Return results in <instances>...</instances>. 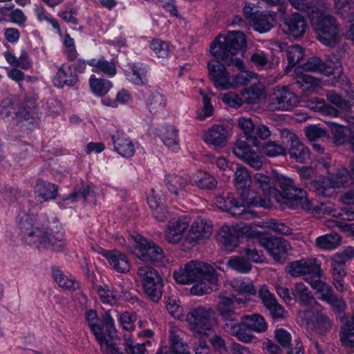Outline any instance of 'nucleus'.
I'll return each instance as SVG.
<instances>
[{"instance_id":"obj_9","label":"nucleus","mask_w":354,"mask_h":354,"mask_svg":"<svg viewBox=\"0 0 354 354\" xmlns=\"http://www.w3.org/2000/svg\"><path fill=\"white\" fill-rule=\"evenodd\" d=\"M104 326H100V336H95L104 354H124L120 345L121 339L117 335L113 319L110 315H106L103 320Z\"/></svg>"},{"instance_id":"obj_26","label":"nucleus","mask_w":354,"mask_h":354,"mask_svg":"<svg viewBox=\"0 0 354 354\" xmlns=\"http://www.w3.org/2000/svg\"><path fill=\"white\" fill-rule=\"evenodd\" d=\"M337 13L344 19H348L350 25L345 36L354 41V1L353 0H334Z\"/></svg>"},{"instance_id":"obj_62","label":"nucleus","mask_w":354,"mask_h":354,"mask_svg":"<svg viewBox=\"0 0 354 354\" xmlns=\"http://www.w3.org/2000/svg\"><path fill=\"white\" fill-rule=\"evenodd\" d=\"M263 153L269 157L286 154V148L276 142H268L263 146Z\"/></svg>"},{"instance_id":"obj_54","label":"nucleus","mask_w":354,"mask_h":354,"mask_svg":"<svg viewBox=\"0 0 354 354\" xmlns=\"http://www.w3.org/2000/svg\"><path fill=\"white\" fill-rule=\"evenodd\" d=\"M239 127L242 129L243 136L239 137H244L250 142L251 145H257V140L254 136V131L255 125L253 124L250 118H241L238 120Z\"/></svg>"},{"instance_id":"obj_15","label":"nucleus","mask_w":354,"mask_h":354,"mask_svg":"<svg viewBox=\"0 0 354 354\" xmlns=\"http://www.w3.org/2000/svg\"><path fill=\"white\" fill-rule=\"evenodd\" d=\"M254 241L264 248L273 259L278 262L283 261L288 252L291 250V245L288 241L283 238H270L266 236H258Z\"/></svg>"},{"instance_id":"obj_16","label":"nucleus","mask_w":354,"mask_h":354,"mask_svg":"<svg viewBox=\"0 0 354 354\" xmlns=\"http://www.w3.org/2000/svg\"><path fill=\"white\" fill-rule=\"evenodd\" d=\"M251 143L244 137H239L232 149L233 153L245 164L259 169L263 166L262 158L251 149Z\"/></svg>"},{"instance_id":"obj_25","label":"nucleus","mask_w":354,"mask_h":354,"mask_svg":"<svg viewBox=\"0 0 354 354\" xmlns=\"http://www.w3.org/2000/svg\"><path fill=\"white\" fill-rule=\"evenodd\" d=\"M189 226L186 218L171 219L165 230V238L172 244L179 243Z\"/></svg>"},{"instance_id":"obj_19","label":"nucleus","mask_w":354,"mask_h":354,"mask_svg":"<svg viewBox=\"0 0 354 354\" xmlns=\"http://www.w3.org/2000/svg\"><path fill=\"white\" fill-rule=\"evenodd\" d=\"M14 118L17 124L33 123V118L30 115V112L24 107L15 110L14 103L9 99H4L0 102V119L8 121L10 118Z\"/></svg>"},{"instance_id":"obj_53","label":"nucleus","mask_w":354,"mask_h":354,"mask_svg":"<svg viewBox=\"0 0 354 354\" xmlns=\"http://www.w3.org/2000/svg\"><path fill=\"white\" fill-rule=\"evenodd\" d=\"M250 61L259 70H272L275 66V64L270 61L268 55L262 50H257L252 54Z\"/></svg>"},{"instance_id":"obj_37","label":"nucleus","mask_w":354,"mask_h":354,"mask_svg":"<svg viewBox=\"0 0 354 354\" xmlns=\"http://www.w3.org/2000/svg\"><path fill=\"white\" fill-rule=\"evenodd\" d=\"M165 181L168 190L176 196L186 192L190 183L189 178L174 174L167 175Z\"/></svg>"},{"instance_id":"obj_24","label":"nucleus","mask_w":354,"mask_h":354,"mask_svg":"<svg viewBox=\"0 0 354 354\" xmlns=\"http://www.w3.org/2000/svg\"><path fill=\"white\" fill-rule=\"evenodd\" d=\"M306 22L304 17L295 12L283 17L282 28L283 32L294 37H302L306 30Z\"/></svg>"},{"instance_id":"obj_35","label":"nucleus","mask_w":354,"mask_h":354,"mask_svg":"<svg viewBox=\"0 0 354 354\" xmlns=\"http://www.w3.org/2000/svg\"><path fill=\"white\" fill-rule=\"evenodd\" d=\"M217 240L222 249L227 252H232L238 245V238L234 230L228 225H224L220 228L217 234Z\"/></svg>"},{"instance_id":"obj_47","label":"nucleus","mask_w":354,"mask_h":354,"mask_svg":"<svg viewBox=\"0 0 354 354\" xmlns=\"http://www.w3.org/2000/svg\"><path fill=\"white\" fill-rule=\"evenodd\" d=\"M316 245L324 250H334L339 247L342 243L341 236L336 233L328 234L318 236L315 241Z\"/></svg>"},{"instance_id":"obj_3","label":"nucleus","mask_w":354,"mask_h":354,"mask_svg":"<svg viewBox=\"0 0 354 354\" xmlns=\"http://www.w3.org/2000/svg\"><path fill=\"white\" fill-rule=\"evenodd\" d=\"M268 329L265 318L259 313L243 315L240 320L236 322L229 335L235 337L244 343H250L254 339L253 333H263Z\"/></svg>"},{"instance_id":"obj_31","label":"nucleus","mask_w":354,"mask_h":354,"mask_svg":"<svg viewBox=\"0 0 354 354\" xmlns=\"http://www.w3.org/2000/svg\"><path fill=\"white\" fill-rule=\"evenodd\" d=\"M276 24L275 16L270 12L256 11L250 24L254 30L264 33L270 31Z\"/></svg>"},{"instance_id":"obj_59","label":"nucleus","mask_w":354,"mask_h":354,"mask_svg":"<svg viewBox=\"0 0 354 354\" xmlns=\"http://www.w3.org/2000/svg\"><path fill=\"white\" fill-rule=\"evenodd\" d=\"M227 266L241 273H248L251 270V264L241 257H234L227 261Z\"/></svg>"},{"instance_id":"obj_30","label":"nucleus","mask_w":354,"mask_h":354,"mask_svg":"<svg viewBox=\"0 0 354 354\" xmlns=\"http://www.w3.org/2000/svg\"><path fill=\"white\" fill-rule=\"evenodd\" d=\"M213 225L210 221L197 218L191 225L188 232V239L191 241H197L210 236Z\"/></svg>"},{"instance_id":"obj_13","label":"nucleus","mask_w":354,"mask_h":354,"mask_svg":"<svg viewBox=\"0 0 354 354\" xmlns=\"http://www.w3.org/2000/svg\"><path fill=\"white\" fill-rule=\"evenodd\" d=\"M312 28L317 34V39L324 45L335 46L337 43L339 24L332 15H326L318 22L314 23Z\"/></svg>"},{"instance_id":"obj_23","label":"nucleus","mask_w":354,"mask_h":354,"mask_svg":"<svg viewBox=\"0 0 354 354\" xmlns=\"http://www.w3.org/2000/svg\"><path fill=\"white\" fill-rule=\"evenodd\" d=\"M216 204L218 208L229 212L234 216L248 218L250 214V212L246 209L245 205L240 203L232 196L227 197L218 196L216 198Z\"/></svg>"},{"instance_id":"obj_5","label":"nucleus","mask_w":354,"mask_h":354,"mask_svg":"<svg viewBox=\"0 0 354 354\" xmlns=\"http://www.w3.org/2000/svg\"><path fill=\"white\" fill-rule=\"evenodd\" d=\"M189 328L201 336H208L214 331L217 320L214 310L209 308L198 306L186 315Z\"/></svg>"},{"instance_id":"obj_17","label":"nucleus","mask_w":354,"mask_h":354,"mask_svg":"<svg viewBox=\"0 0 354 354\" xmlns=\"http://www.w3.org/2000/svg\"><path fill=\"white\" fill-rule=\"evenodd\" d=\"M136 257L145 262H160L164 257L163 250L153 241L147 240L141 236L136 239Z\"/></svg>"},{"instance_id":"obj_10","label":"nucleus","mask_w":354,"mask_h":354,"mask_svg":"<svg viewBox=\"0 0 354 354\" xmlns=\"http://www.w3.org/2000/svg\"><path fill=\"white\" fill-rule=\"evenodd\" d=\"M277 197L274 201L285 205L288 207L297 209L301 208L310 213H317L318 208L313 203L309 200L306 192L297 187L291 192L286 194H282L280 191H274Z\"/></svg>"},{"instance_id":"obj_51","label":"nucleus","mask_w":354,"mask_h":354,"mask_svg":"<svg viewBox=\"0 0 354 354\" xmlns=\"http://www.w3.org/2000/svg\"><path fill=\"white\" fill-rule=\"evenodd\" d=\"M130 68L132 71L131 82L138 86H142L147 82V68L145 64L140 62L133 63L130 64Z\"/></svg>"},{"instance_id":"obj_4","label":"nucleus","mask_w":354,"mask_h":354,"mask_svg":"<svg viewBox=\"0 0 354 354\" xmlns=\"http://www.w3.org/2000/svg\"><path fill=\"white\" fill-rule=\"evenodd\" d=\"M176 281L180 284H188L196 281L214 280V268L205 263L192 260L184 265V267L175 270L173 274Z\"/></svg>"},{"instance_id":"obj_28","label":"nucleus","mask_w":354,"mask_h":354,"mask_svg":"<svg viewBox=\"0 0 354 354\" xmlns=\"http://www.w3.org/2000/svg\"><path fill=\"white\" fill-rule=\"evenodd\" d=\"M254 184L256 188L261 190L263 194V196L258 195L259 198L261 199L267 198L268 200V205L261 207L264 208L270 207L271 203L274 201L277 197V194L274 193L272 191H279L272 186L270 177L263 174L257 173L254 176Z\"/></svg>"},{"instance_id":"obj_8","label":"nucleus","mask_w":354,"mask_h":354,"mask_svg":"<svg viewBox=\"0 0 354 354\" xmlns=\"http://www.w3.org/2000/svg\"><path fill=\"white\" fill-rule=\"evenodd\" d=\"M252 178L248 169L238 167L234 172V186L239 192L243 201L248 206H266L268 205L267 198L261 199L257 194L250 189Z\"/></svg>"},{"instance_id":"obj_64","label":"nucleus","mask_w":354,"mask_h":354,"mask_svg":"<svg viewBox=\"0 0 354 354\" xmlns=\"http://www.w3.org/2000/svg\"><path fill=\"white\" fill-rule=\"evenodd\" d=\"M85 319L88 326L95 336L99 337L100 326L98 324V317L97 313L94 310H89L85 313Z\"/></svg>"},{"instance_id":"obj_50","label":"nucleus","mask_w":354,"mask_h":354,"mask_svg":"<svg viewBox=\"0 0 354 354\" xmlns=\"http://www.w3.org/2000/svg\"><path fill=\"white\" fill-rule=\"evenodd\" d=\"M53 277L59 287L66 290H75L80 286L78 281L68 277L58 268L53 269Z\"/></svg>"},{"instance_id":"obj_40","label":"nucleus","mask_w":354,"mask_h":354,"mask_svg":"<svg viewBox=\"0 0 354 354\" xmlns=\"http://www.w3.org/2000/svg\"><path fill=\"white\" fill-rule=\"evenodd\" d=\"M293 302L297 301L304 306L315 302L314 297L308 288L303 283H296L292 288Z\"/></svg>"},{"instance_id":"obj_39","label":"nucleus","mask_w":354,"mask_h":354,"mask_svg":"<svg viewBox=\"0 0 354 354\" xmlns=\"http://www.w3.org/2000/svg\"><path fill=\"white\" fill-rule=\"evenodd\" d=\"M182 331L176 326L169 329V342L171 346L167 347L170 352L175 354H190L187 350V345L185 344L181 337Z\"/></svg>"},{"instance_id":"obj_61","label":"nucleus","mask_w":354,"mask_h":354,"mask_svg":"<svg viewBox=\"0 0 354 354\" xmlns=\"http://www.w3.org/2000/svg\"><path fill=\"white\" fill-rule=\"evenodd\" d=\"M150 48L158 57L163 59L168 57L170 51L169 44L160 39H153L151 42Z\"/></svg>"},{"instance_id":"obj_2","label":"nucleus","mask_w":354,"mask_h":354,"mask_svg":"<svg viewBox=\"0 0 354 354\" xmlns=\"http://www.w3.org/2000/svg\"><path fill=\"white\" fill-rule=\"evenodd\" d=\"M17 227L21 240L40 251L63 252L66 248L64 232L55 217L25 214L19 216Z\"/></svg>"},{"instance_id":"obj_41","label":"nucleus","mask_w":354,"mask_h":354,"mask_svg":"<svg viewBox=\"0 0 354 354\" xmlns=\"http://www.w3.org/2000/svg\"><path fill=\"white\" fill-rule=\"evenodd\" d=\"M160 132V138L166 147L173 151L179 149L178 130L174 126L162 127Z\"/></svg>"},{"instance_id":"obj_14","label":"nucleus","mask_w":354,"mask_h":354,"mask_svg":"<svg viewBox=\"0 0 354 354\" xmlns=\"http://www.w3.org/2000/svg\"><path fill=\"white\" fill-rule=\"evenodd\" d=\"M301 69L306 72H317L326 76L334 75L335 78H339L343 73L342 63L339 59L327 60L324 62L317 57L309 58Z\"/></svg>"},{"instance_id":"obj_55","label":"nucleus","mask_w":354,"mask_h":354,"mask_svg":"<svg viewBox=\"0 0 354 354\" xmlns=\"http://www.w3.org/2000/svg\"><path fill=\"white\" fill-rule=\"evenodd\" d=\"M97 292L101 301L104 304L114 305L120 297L116 290L106 285L100 286L97 289Z\"/></svg>"},{"instance_id":"obj_46","label":"nucleus","mask_w":354,"mask_h":354,"mask_svg":"<svg viewBox=\"0 0 354 354\" xmlns=\"http://www.w3.org/2000/svg\"><path fill=\"white\" fill-rule=\"evenodd\" d=\"M286 58L288 64L286 68V72L292 68L297 63H299L304 56V48L298 44L288 46L286 49Z\"/></svg>"},{"instance_id":"obj_36","label":"nucleus","mask_w":354,"mask_h":354,"mask_svg":"<svg viewBox=\"0 0 354 354\" xmlns=\"http://www.w3.org/2000/svg\"><path fill=\"white\" fill-rule=\"evenodd\" d=\"M227 131L222 124L212 127L204 136L205 141L216 147H222L225 145Z\"/></svg>"},{"instance_id":"obj_44","label":"nucleus","mask_w":354,"mask_h":354,"mask_svg":"<svg viewBox=\"0 0 354 354\" xmlns=\"http://www.w3.org/2000/svg\"><path fill=\"white\" fill-rule=\"evenodd\" d=\"M340 339L346 347H354V316L347 319L341 328Z\"/></svg>"},{"instance_id":"obj_58","label":"nucleus","mask_w":354,"mask_h":354,"mask_svg":"<svg viewBox=\"0 0 354 354\" xmlns=\"http://www.w3.org/2000/svg\"><path fill=\"white\" fill-rule=\"evenodd\" d=\"M327 124L330 128L335 142L338 145H342L346 141L348 129L343 125H339L334 122H328Z\"/></svg>"},{"instance_id":"obj_12","label":"nucleus","mask_w":354,"mask_h":354,"mask_svg":"<svg viewBox=\"0 0 354 354\" xmlns=\"http://www.w3.org/2000/svg\"><path fill=\"white\" fill-rule=\"evenodd\" d=\"M326 97L330 104H326L324 102H319V109L326 115L339 117L340 112L344 113L343 118L347 122L346 116L351 115L352 107L354 104L353 100H346L342 97L333 90L327 91Z\"/></svg>"},{"instance_id":"obj_52","label":"nucleus","mask_w":354,"mask_h":354,"mask_svg":"<svg viewBox=\"0 0 354 354\" xmlns=\"http://www.w3.org/2000/svg\"><path fill=\"white\" fill-rule=\"evenodd\" d=\"M320 80L307 74H301L296 77L294 85L304 92L313 91L319 86Z\"/></svg>"},{"instance_id":"obj_45","label":"nucleus","mask_w":354,"mask_h":354,"mask_svg":"<svg viewBox=\"0 0 354 354\" xmlns=\"http://www.w3.org/2000/svg\"><path fill=\"white\" fill-rule=\"evenodd\" d=\"M218 278L217 274L215 273L214 280H201L196 281V284L193 286L191 288V293L194 295H203L210 294L214 290L218 289Z\"/></svg>"},{"instance_id":"obj_22","label":"nucleus","mask_w":354,"mask_h":354,"mask_svg":"<svg viewBox=\"0 0 354 354\" xmlns=\"http://www.w3.org/2000/svg\"><path fill=\"white\" fill-rule=\"evenodd\" d=\"M282 136L287 138L288 142H290L288 151L291 158L300 163H305L310 159L309 149L299 140L295 133L285 130L282 132Z\"/></svg>"},{"instance_id":"obj_7","label":"nucleus","mask_w":354,"mask_h":354,"mask_svg":"<svg viewBox=\"0 0 354 354\" xmlns=\"http://www.w3.org/2000/svg\"><path fill=\"white\" fill-rule=\"evenodd\" d=\"M218 299L216 310L223 323V330L229 334L234 327L236 322L238 321L239 315L236 310L239 308V306H245L248 300L245 297H237L233 295L230 297L219 295Z\"/></svg>"},{"instance_id":"obj_56","label":"nucleus","mask_w":354,"mask_h":354,"mask_svg":"<svg viewBox=\"0 0 354 354\" xmlns=\"http://www.w3.org/2000/svg\"><path fill=\"white\" fill-rule=\"evenodd\" d=\"M257 74L250 71H245L238 73L234 77L232 76L230 89L248 85L253 79L257 77Z\"/></svg>"},{"instance_id":"obj_1","label":"nucleus","mask_w":354,"mask_h":354,"mask_svg":"<svg viewBox=\"0 0 354 354\" xmlns=\"http://www.w3.org/2000/svg\"><path fill=\"white\" fill-rule=\"evenodd\" d=\"M245 35L239 31L229 32L226 36L219 35L210 46V53L216 59L207 64L209 77L214 86L219 90L230 89L232 76L227 73L223 64L236 67L239 70L244 68L243 60L237 54L245 46Z\"/></svg>"},{"instance_id":"obj_60","label":"nucleus","mask_w":354,"mask_h":354,"mask_svg":"<svg viewBox=\"0 0 354 354\" xmlns=\"http://www.w3.org/2000/svg\"><path fill=\"white\" fill-rule=\"evenodd\" d=\"M194 183L200 189H212L217 185V180L211 174L207 172H201Z\"/></svg>"},{"instance_id":"obj_38","label":"nucleus","mask_w":354,"mask_h":354,"mask_svg":"<svg viewBox=\"0 0 354 354\" xmlns=\"http://www.w3.org/2000/svg\"><path fill=\"white\" fill-rule=\"evenodd\" d=\"M77 81V76L72 71L71 67L63 65L57 71L53 79L54 85L59 88L64 86H73Z\"/></svg>"},{"instance_id":"obj_48","label":"nucleus","mask_w":354,"mask_h":354,"mask_svg":"<svg viewBox=\"0 0 354 354\" xmlns=\"http://www.w3.org/2000/svg\"><path fill=\"white\" fill-rule=\"evenodd\" d=\"M89 86L91 91L95 95L102 97L109 91L112 87V83L104 79L97 78L92 75L89 79Z\"/></svg>"},{"instance_id":"obj_27","label":"nucleus","mask_w":354,"mask_h":354,"mask_svg":"<svg viewBox=\"0 0 354 354\" xmlns=\"http://www.w3.org/2000/svg\"><path fill=\"white\" fill-rule=\"evenodd\" d=\"M102 254L104 257L111 268L119 273H127L130 270V263L127 257L118 250H104Z\"/></svg>"},{"instance_id":"obj_21","label":"nucleus","mask_w":354,"mask_h":354,"mask_svg":"<svg viewBox=\"0 0 354 354\" xmlns=\"http://www.w3.org/2000/svg\"><path fill=\"white\" fill-rule=\"evenodd\" d=\"M316 290L320 294V299L327 303L336 313H342L346 308L344 299L337 295L333 288L326 282L317 284Z\"/></svg>"},{"instance_id":"obj_32","label":"nucleus","mask_w":354,"mask_h":354,"mask_svg":"<svg viewBox=\"0 0 354 354\" xmlns=\"http://www.w3.org/2000/svg\"><path fill=\"white\" fill-rule=\"evenodd\" d=\"M58 187L55 184L38 180L35 187V198L41 203L54 199L57 196Z\"/></svg>"},{"instance_id":"obj_29","label":"nucleus","mask_w":354,"mask_h":354,"mask_svg":"<svg viewBox=\"0 0 354 354\" xmlns=\"http://www.w3.org/2000/svg\"><path fill=\"white\" fill-rule=\"evenodd\" d=\"M148 204L152 211L154 218L158 222H165L169 216L165 199L162 194L154 192L147 198Z\"/></svg>"},{"instance_id":"obj_42","label":"nucleus","mask_w":354,"mask_h":354,"mask_svg":"<svg viewBox=\"0 0 354 354\" xmlns=\"http://www.w3.org/2000/svg\"><path fill=\"white\" fill-rule=\"evenodd\" d=\"M167 100L165 97L158 91L151 93L146 100V105L152 114H156L164 110Z\"/></svg>"},{"instance_id":"obj_6","label":"nucleus","mask_w":354,"mask_h":354,"mask_svg":"<svg viewBox=\"0 0 354 354\" xmlns=\"http://www.w3.org/2000/svg\"><path fill=\"white\" fill-rule=\"evenodd\" d=\"M286 271L293 277H302L314 289L317 284L323 282L319 279L322 273L321 263L315 258L292 261L286 266Z\"/></svg>"},{"instance_id":"obj_18","label":"nucleus","mask_w":354,"mask_h":354,"mask_svg":"<svg viewBox=\"0 0 354 354\" xmlns=\"http://www.w3.org/2000/svg\"><path fill=\"white\" fill-rule=\"evenodd\" d=\"M297 96L286 87L276 89L270 99L269 109L272 111H288L297 106Z\"/></svg>"},{"instance_id":"obj_11","label":"nucleus","mask_w":354,"mask_h":354,"mask_svg":"<svg viewBox=\"0 0 354 354\" xmlns=\"http://www.w3.org/2000/svg\"><path fill=\"white\" fill-rule=\"evenodd\" d=\"M145 293L154 302H158L162 297V279L158 272L153 268L144 266L137 270Z\"/></svg>"},{"instance_id":"obj_20","label":"nucleus","mask_w":354,"mask_h":354,"mask_svg":"<svg viewBox=\"0 0 354 354\" xmlns=\"http://www.w3.org/2000/svg\"><path fill=\"white\" fill-rule=\"evenodd\" d=\"M330 262L331 283L338 292L343 293L347 289L345 277L348 274L344 259L341 256H333Z\"/></svg>"},{"instance_id":"obj_33","label":"nucleus","mask_w":354,"mask_h":354,"mask_svg":"<svg viewBox=\"0 0 354 354\" xmlns=\"http://www.w3.org/2000/svg\"><path fill=\"white\" fill-rule=\"evenodd\" d=\"M112 141L115 150L122 156L129 158L134 154V145L124 133L117 131L112 136Z\"/></svg>"},{"instance_id":"obj_57","label":"nucleus","mask_w":354,"mask_h":354,"mask_svg":"<svg viewBox=\"0 0 354 354\" xmlns=\"http://www.w3.org/2000/svg\"><path fill=\"white\" fill-rule=\"evenodd\" d=\"M233 290L239 293L254 295L257 290L252 282L245 281L242 279H234L231 282Z\"/></svg>"},{"instance_id":"obj_63","label":"nucleus","mask_w":354,"mask_h":354,"mask_svg":"<svg viewBox=\"0 0 354 354\" xmlns=\"http://www.w3.org/2000/svg\"><path fill=\"white\" fill-rule=\"evenodd\" d=\"M166 308L169 314L176 319H180L183 315V307L174 297H168L165 301Z\"/></svg>"},{"instance_id":"obj_43","label":"nucleus","mask_w":354,"mask_h":354,"mask_svg":"<svg viewBox=\"0 0 354 354\" xmlns=\"http://www.w3.org/2000/svg\"><path fill=\"white\" fill-rule=\"evenodd\" d=\"M353 169L351 173L345 167H341L336 170L333 174H330L328 181L331 187L333 188H339L344 186L350 180L353 179Z\"/></svg>"},{"instance_id":"obj_49","label":"nucleus","mask_w":354,"mask_h":354,"mask_svg":"<svg viewBox=\"0 0 354 354\" xmlns=\"http://www.w3.org/2000/svg\"><path fill=\"white\" fill-rule=\"evenodd\" d=\"M87 64L93 66V71L95 73L102 72L109 76H114L116 74L115 65L111 62L104 59H91Z\"/></svg>"},{"instance_id":"obj_34","label":"nucleus","mask_w":354,"mask_h":354,"mask_svg":"<svg viewBox=\"0 0 354 354\" xmlns=\"http://www.w3.org/2000/svg\"><path fill=\"white\" fill-rule=\"evenodd\" d=\"M330 5L324 0H315L309 2L306 14L309 19L311 26L318 22L329 10Z\"/></svg>"}]
</instances>
